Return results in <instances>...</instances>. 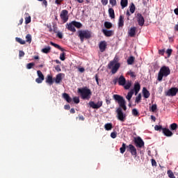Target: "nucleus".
<instances>
[{"label":"nucleus","mask_w":178,"mask_h":178,"mask_svg":"<svg viewBox=\"0 0 178 178\" xmlns=\"http://www.w3.org/2000/svg\"><path fill=\"white\" fill-rule=\"evenodd\" d=\"M111 138H116V137H118V132L116 131L111 132Z\"/></svg>","instance_id":"obj_50"},{"label":"nucleus","mask_w":178,"mask_h":178,"mask_svg":"<svg viewBox=\"0 0 178 178\" xmlns=\"http://www.w3.org/2000/svg\"><path fill=\"white\" fill-rule=\"evenodd\" d=\"M170 74V68L167 66H163L161 67L159 73L157 80L159 81H162L163 77H168Z\"/></svg>","instance_id":"obj_3"},{"label":"nucleus","mask_w":178,"mask_h":178,"mask_svg":"<svg viewBox=\"0 0 178 178\" xmlns=\"http://www.w3.org/2000/svg\"><path fill=\"white\" fill-rule=\"evenodd\" d=\"M24 55H25L24 51L19 50V58H23V56H24Z\"/></svg>","instance_id":"obj_53"},{"label":"nucleus","mask_w":178,"mask_h":178,"mask_svg":"<svg viewBox=\"0 0 178 178\" xmlns=\"http://www.w3.org/2000/svg\"><path fill=\"white\" fill-rule=\"evenodd\" d=\"M154 130H156V131H163V128L162 125H155Z\"/></svg>","instance_id":"obj_39"},{"label":"nucleus","mask_w":178,"mask_h":178,"mask_svg":"<svg viewBox=\"0 0 178 178\" xmlns=\"http://www.w3.org/2000/svg\"><path fill=\"white\" fill-rule=\"evenodd\" d=\"M46 83H47V84H49V86H52V84H54V78L52 77V75L48 74L47 76Z\"/></svg>","instance_id":"obj_20"},{"label":"nucleus","mask_w":178,"mask_h":178,"mask_svg":"<svg viewBox=\"0 0 178 178\" xmlns=\"http://www.w3.org/2000/svg\"><path fill=\"white\" fill-rule=\"evenodd\" d=\"M72 23L74 24V26L76 27V29H81L83 26V24L81 23L76 22V21H72Z\"/></svg>","instance_id":"obj_29"},{"label":"nucleus","mask_w":178,"mask_h":178,"mask_svg":"<svg viewBox=\"0 0 178 178\" xmlns=\"http://www.w3.org/2000/svg\"><path fill=\"white\" fill-rule=\"evenodd\" d=\"M55 70H56V72H62V69H60V65H56Z\"/></svg>","instance_id":"obj_56"},{"label":"nucleus","mask_w":178,"mask_h":178,"mask_svg":"<svg viewBox=\"0 0 178 178\" xmlns=\"http://www.w3.org/2000/svg\"><path fill=\"white\" fill-rule=\"evenodd\" d=\"M57 37H58V38L62 39V38H63V35L62 34V33L58 32V33H57Z\"/></svg>","instance_id":"obj_58"},{"label":"nucleus","mask_w":178,"mask_h":178,"mask_svg":"<svg viewBox=\"0 0 178 178\" xmlns=\"http://www.w3.org/2000/svg\"><path fill=\"white\" fill-rule=\"evenodd\" d=\"M42 5H44L45 7L48 6V1L47 0L42 1Z\"/></svg>","instance_id":"obj_59"},{"label":"nucleus","mask_w":178,"mask_h":178,"mask_svg":"<svg viewBox=\"0 0 178 178\" xmlns=\"http://www.w3.org/2000/svg\"><path fill=\"white\" fill-rule=\"evenodd\" d=\"M65 56H66V53H65V52L61 53L60 54V60H63V61L65 60V59H66Z\"/></svg>","instance_id":"obj_45"},{"label":"nucleus","mask_w":178,"mask_h":178,"mask_svg":"<svg viewBox=\"0 0 178 178\" xmlns=\"http://www.w3.org/2000/svg\"><path fill=\"white\" fill-rule=\"evenodd\" d=\"M66 29L69 30V31H72V33H76V28L74 27V24L73 22L66 24Z\"/></svg>","instance_id":"obj_17"},{"label":"nucleus","mask_w":178,"mask_h":178,"mask_svg":"<svg viewBox=\"0 0 178 178\" xmlns=\"http://www.w3.org/2000/svg\"><path fill=\"white\" fill-rule=\"evenodd\" d=\"M130 87H131V81H128V82L124 85V90H129Z\"/></svg>","instance_id":"obj_37"},{"label":"nucleus","mask_w":178,"mask_h":178,"mask_svg":"<svg viewBox=\"0 0 178 178\" xmlns=\"http://www.w3.org/2000/svg\"><path fill=\"white\" fill-rule=\"evenodd\" d=\"M65 76V74L60 73L56 76V78L54 79L56 84H59L60 81H62V79Z\"/></svg>","instance_id":"obj_14"},{"label":"nucleus","mask_w":178,"mask_h":178,"mask_svg":"<svg viewBox=\"0 0 178 178\" xmlns=\"http://www.w3.org/2000/svg\"><path fill=\"white\" fill-rule=\"evenodd\" d=\"M136 19L138 24L140 26H144V23H145V20L144 19V17H143V15L141 13H138L136 15Z\"/></svg>","instance_id":"obj_13"},{"label":"nucleus","mask_w":178,"mask_h":178,"mask_svg":"<svg viewBox=\"0 0 178 178\" xmlns=\"http://www.w3.org/2000/svg\"><path fill=\"white\" fill-rule=\"evenodd\" d=\"M64 109H65V111H69V109H70V105H69V104L65 105L64 106Z\"/></svg>","instance_id":"obj_60"},{"label":"nucleus","mask_w":178,"mask_h":178,"mask_svg":"<svg viewBox=\"0 0 178 178\" xmlns=\"http://www.w3.org/2000/svg\"><path fill=\"white\" fill-rule=\"evenodd\" d=\"M102 3L104 6H106L108 5V0H102Z\"/></svg>","instance_id":"obj_57"},{"label":"nucleus","mask_w":178,"mask_h":178,"mask_svg":"<svg viewBox=\"0 0 178 178\" xmlns=\"http://www.w3.org/2000/svg\"><path fill=\"white\" fill-rule=\"evenodd\" d=\"M26 17H25V24H29V23L31 22V17L29 15V13H26Z\"/></svg>","instance_id":"obj_36"},{"label":"nucleus","mask_w":178,"mask_h":178,"mask_svg":"<svg viewBox=\"0 0 178 178\" xmlns=\"http://www.w3.org/2000/svg\"><path fill=\"white\" fill-rule=\"evenodd\" d=\"M152 166H156V161L154 159H152Z\"/></svg>","instance_id":"obj_62"},{"label":"nucleus","mask_w":178,"mask_h":178,"mask_svg":"<svg viewBox=\"0 0 178 178\" xmlns=\"http://www.w3.org/2000/svg\"><path fill=\"white\" fill-rule=\"evenodd\" d=\"M141 101V94H139L136 97V101L135 102H136V104L140 103V102Z\"/></svg>","instance_id":"obj_47"},{"label":"nucleus","mask_w":178,"mask_h":178,"mask_svg":"<svg viewBox=\"0 0 178 178\" xmlns=\"http://www.w3.org/2000/svg\"><path fill=\"white\" fill-rule=\"evenodd\" d=\"M102 33L106 37H112L113 35V31H108V29H102Z\"/></svg>","instance_id":"obj_21"},{"label":"nucleus","mask_w":178,"mask_h":178,"mask_svg":"<svg viewBox=\"0 0 178 178\" xmlns=\"http://www.w3.org/2000/svg\"><path fill=\"white\" fill-rule=\"evenodd\" d=\"M136 30H137L136 26L131 27L128 31V35L129 37H134L136 35Z\"/></svg>","instance_id":"obj_18"},{"label":"nucleus","mask_w":178,"mask_h":178,"mask_svg":"<svg viewBox=\"0 0 178 178\" xmlns=\"http://www.w3.org/2000/svg\"><path fill=\"white\" fill-rule=\"evenodd\" d=\"M37 74L38 76L39 79H43L44 80V74H42V72L40 70L37 71Z\"/></svg>","instance_id":"obj_43"},{"label":"nucleus","mask_w":178,"mask_h":178,"mask_svg":"<svg viewBox=\"0 0 178 178\" xmlns=\"http://www.w3.org/2000/svg\"><path fill=\"white\" fill-rule=\"evenodd\" d=\"M134 95V90H131L128 93L127 95L126 96L127 99L128 100L129 102L131 100V98L133 95Z\"/></svg>","instance_id":"obj_25"},{"label":"nucleus","mask_w":178,"mask_h":178,"mask_svg":"<svg viewBox=\"0 0 178 178\" xmlns=\"http://www.w3.org/2000/svg\"><path fill=\"white\" fill-rule=\"evenodd\" d=\"M134 143L136 148H143L145 145L144 140L140 136L134 138Z\"/></svg>","instance_id":"obj_8"},{"label":"nucleus","mask_w":178,"mask_h":178,"mask_svg":"<svg viewBox=\"0 0 178 178\" xmlns=\"http://www.w3.org/2000/svg\"><path fill=\"white\" fill-rule=\"evenodd\" d=\"M159 55H162V56L165 55V49L159 50Z\"/></svg>","instance_id":"obj_55"},{"label":"nucleus","mask_w":178,"mask_h":178,"mask_svg":"<svg viewBox=\"0 0 178 178\" xmlns=\"http://www.w3.org/2000/svg\"><path fill=\"white\" fill-rule=\"evenodd\" d=\"M113 99H115V102H118L119 107L123 111H127V106H126V100L124 98L119 95H113Z\"/></svg>","instance_id":"obj_4"},{"label":"nucleus","mask_w":178,"mask_h":178,"mask_svg":"<svg viewBox=\"0 0 178 178\" xmlns=\"http://www.w3.org/2000/svg\"><path fill=\"white\" fill-rule=\"evenodd\" d=\"M172 52H173V50L172 49H168L166 50V54L168 55V58H170V55H172Z\"/></svg>","instance_id":"obj_48"},{"label":"nucleus","mask_w":178,"mask_h":178,"mask_svg":"<svg viewBox=\"0 0 178 178\" xmlns=\"http://www.w3.org/2000/svg\"><path fill=\"white\" fill-rule=\"evenodd\" d=\"M127 65H133L134 63V56H130L127 59Z\"/></svg>","instance_id":"obj_34"},{"label":"nucleus","mask_w":178,"mask_h":178,"mask_svg":"<svg viewBox=\"0 0 178 178\" xmlns=\"http://www.w3.org/2000/svg\"><path fill=\"white\" fill-rule=\"evenodd\" d=\"M178 125L176 123H172L170 125V129L172 131L177 130Z\"/></svg>","instance_id":"obj_30"},{"label":"nucleus","mask_w":178,"mask_h":178,"mask_svg":"<svg viewBox=\"0 0 178 178\" xmlns=\"http://www.w3.org/2000/svg\"><path fill=\"white\" fill-rule=\"evenodd\" d=\"M129 4V0H121L120 5L122 6V9H124L126 6Z\"/></svg>","instance_id":"obj_27"},{"label":"nucleus","mask_w":178,"mask_h":178,"mask_svg":"<svg viewBox=\"0 0 178 178\" xmlns=\"http://www.w3.org/2000/svg\"><path fill=\"white\" fill-rule=\"evenodd\" d=\"M78 37L81 42H84V39L90 40L91 38V31L88 30H80L78 31Z\"/></svg>","instance_id":"obj_5"},{"label":"nucleus","mask_w":178,"mask_h":178,"mask_svg":"<svg viewBox=\"0 0 178 178\" xmlns=\"http://www.w3.org/2000/svg\"><path fill=\"white\" fill-rule=\"evenodd\" d=\"M118 83L119 86H124L126 84V78L123 75H121L118 79Z\"/></svg>","instance_id":"obj_22"},{"label":"nucleus","mask_w":178,"mask_h":178,"mask_svg":"<svg viewBox=\"0 0 178 178\" xmlns=\"http://www.w3.org/2000/svg\"><path fill=\"white\" fill-rule=\"evenodd\" d=\"M112 128H113L112 123H107L104 125V129L107 131H109V130H112Z\"/></svg>","instance_id":"obj_32"},{"label":"nucleus","mask_w":178,"mask_h":178,"mask_svg":"<svg viewBox=\"0 0 178 178\" xmlns=\"http://www.w3.org/2000/svg\"><path fill=\"white\" fill-rule=\"evenodd\" d=\"M104 26L106 29H112V23L109 22H104Z\"/></svg>","instance_id":"obj_41"},{"label":"nucleus","mask_w":178,"mask_h":178,"mask_svg":"<svg viewBox=\"0 0 178 178\" xmlns=\"http://www.w3.org/2000/svg\"><path fill=\"white\" fill-rule=\"evenodd\" d=\"M26 42H29V44L31 43V35L27 34L26 36Z\"/></svg>","instance_id":"obj_42"},{"label":"nucleus","mask_w":178,"mask_h":178,"mask_svg":"<svg viewBox=\"0 0 178 178\" xmlns=\"http://www.w3.org/2000/svg\"><path fill=\"white\" fill-rule=\"evenodd\" d=\"M73 101H74V104H79L80 98H79V97H73Z\"/></svg>","instance_id":"obj_49"},{"label":"nucleus","mask_w":178,"mask_h":178,"mask_svg":"<svg viewBox=\"0 0 178 178\" xmlns=\"http://www.w3.org/2000/svg\"><path fill=\"white\" fill-rule=\"evenodd\" d=\"M167 175H168V177H170V178H176V177L175 176V174L173 173V171H172V170H168L167 171Z\"/></svg>","instance_id":"obj_35"},{"label":"nucleus","mask_w":178,"mask_h":178,"mask_svg":"<svg viewBox=\"0 0 178 178\" xmlns=\"http://www.w3.org/2000/svg\"><path fill=\"white\" fill-rule=\"evenodd\" d=\"M60 17L64 23L69 20V11L67 10H63L60 14Z\"/></svg>","instance_id":"obj_9"},{"label":"nucleus","mask_w":178,"mask_h":178,"mask_svg":"<svg viewBox=\"0 0 178 178\" xmlns=\"http://www.w3.org/2000/svg\"><path fill=\"white\" fill-rule=\"evenodd\" d=\"M174 13H175V15H178V8H175L174 10Z\"/></svg>","instance_id":"obj_64"},{"label":"nucleus","mask_w":178,"mask_h":178,"mask_svg":"<svg viewBox=\"0 0 178 178\" xmlns=\"http://www.w3.org/2000/svg\"><path fill=\"white\" fill-rule=\"evenodd\" d=\"M63 98L64 99H65V101H67V102H68V104H70V102H72V97H70V96L67 93H63Z\"/></svg>","instance_id":"obj_23"},{"label":"nucleus","mask_w":178,"mask_h":178,"mask_svg":"<svg viewBox=\"0 0 178 178\" xmlns=\"http://www.w3.org/2000/svg\"><path fill=\"white\" fill-rule=\"evenodd\" d=\"M124 17L122 15H120L118 20V26L123 27L124 26Z\"/></svg>","instance_id":"obj_26"},{"label":"nucleus","mask_w":178,"mask_h":178,"mask_svg":"<svg viewBox=\"0 0 178 178\" xmlns=\"http://www.w3.org/2000/svg\"><path fill=\"white\" fill-rule=\"evenodd\" d=\"M129 10L131 13H134V12H136V6H134V3H131V6H129Z\"/></svg>","instance_id":"obj_38"},{"label":"nucleus","mask_w":178,"mask_h":178,"mask_svg":"<svg viewBox=\"0 0 178 178\" xmlns=\"http://www.w3.org/2000/svg\"><path fill=\"white\" fill-rule=\"evenodd\" d=\"M78 93L80 94L82 99L88 100L90 99V98H91V95H92L91 90H90L87 87L78 88Z\"/></svg>","instance_id":"obj_2"},{"label":"nucleus","mask_w":178,"mask_h":178,"mask_svg":"<svg viewBox=\"0 0 178 178\" xmlns=\"http://www.w3.org/2000/svg\"><path fill=\"white\" fill-rule=\"evenodd\" d=\"M126 148H128L127 151L131 153L132 156H134L135 158L137 157V149L134 145L130 144L128 146H126V143H122V147L120 148V153L124 154V152H126Z\"/></svg>","instance_id":"obj_1"},{"label":"nucleus","mask_w":178,"mask_h":178,"mask_svg":"<svg viewBox=\"0 0 178 178\" xmlns=\"http://www.w3.org/2000/svg\"><path fill=\"white\" fill-rule=\"evenodd\" d=\"M108 15L111 19H115V10L113 8H108Z\"/></svg>","instance_id":"obj_28"},{"label":"nucleus","mask_w":178,"mask_h":178,"mask_svg":"<svg viewBox=\"0 0 178 178\" xmlns=\"http://www.w3.org/2000/svg\"><path fill=\"white\" fill-rule=\"evenodd\" d=\"M131 90H134V92H135V95H137L138 92H140V90H141V86L138 82H136L134 83V89Z\"/></svg>","instance_id":"obj_15"},{"label":"nucleus","mask_w":178,"mask_h":178,"mask_svg":"<svg viewBox=\"0 0 178 178\" xmlns=\"http://www.w3.org/2000/svg\"><path fill=\"white\" fill-rule=\"evenodd\" d=\"M156 109H158V106H156V104H153L151 107L152 112H155Z\"/></svg>","instance_id":"obj_51"},{"label":"nucleus","mask_w":178,"mask_h":178,"mask_svg":"<svg viewBox=\"0 0 178 178\" xmlns=\"http://www.w3.org/2000/svg\"><path fill=\"white\" fill-rule=\"evenodd\" d=\"M102 101H98L97 104H95V102H94L93 101H90L88 103L90 108H92L93 109H99V108L102 106Z\"/></svg>","instance_id":"obj_10"},{"label":"nucleus","mask_w":178,"mask_h":178,"mask_svg":"<svg viewBox=\"0 0 178 178\" xmlns=\"http://www.w3.org/2000/svg\"><path fill=\"white\" fill-rule=\"evenodd\" d=\"M178 92V88H171L170 90H168L165 95L168 97H175L176 96V94Z\"/></svg>","instance_id":"obj_11"},{"label":"nucleus","mask_w":178,"mask_h":178,"mask_svg":"<svg viewBox=\"0 0 178 178\" xmlns=\"http://www.w3.org/2000/svg\"><path fill=\"white\" fill-rule=\"evenodd\" d=\"M85 119H86V118H85L84 116H83V115H79V120L84 121Z\"/></svg>","instance_id":"obj_63"},{"label":"nucleus","mask_w":178,"mask_h":178,"mask_svg":"<svg viewBox=\"0 0 178 178\" xmlns=\"http://www.w3.org/2000/svg\"><path fill=\"white\" fill-rule=\"evenodd\" d=\"M143 94L144 98H149V96L151 95V94L149 93V91L147 90V88H143Z\"/></svg>","instance_id":"obj_24"},{"label":"nucleus","mask_w":178,"mask_h":178,"mask_svg":"<svg viewBox=\"0 0 178 178\" xmlns=\"http://www.w3.org/2000/svg\"><path fill=\"white\" fill-rule=\"evenodd\" d=\"M50 45H52V47H54V48H56L57 49H59V51H61V52H65L66 49H63L60 45L54 43V42H50Z\"/></svg>","instance_id":"obj_19"},{"label":"nucleus","mask_w":178,"mask_h":178,"mask_svg":"<svg viewBox=\"0 0 178 178\" xmlns=\"http://www.w3.org/2000/svg\"><path fill=\"white\" fill-rule=\"evenodd\" d=\"M34 65H35L34 63H29L26 65V69H33V66H34Z\"/></svg>","instance_id":"obj_46"},{"label":"nucleus","mask_w":178,"mask_h":178,"mask_svg":"<svg viewBox=\"0 0 178 178\" xmlns=\"http://www.w3.org/2000/svg\"><path fill=\"white\" fill-rule=\"evenodd\" d=\"M117 119L120 122H124L126 120V114L123 113V110L121 108L116 109Z\"/></svg>","instance_id":"obj_7"},{"label":"nucleus","mask_w":178,"mask_h":178,"mask_svg":"<svg viewBox=\"0 0 178 178\" xmlns=\"http://www.w3.org/2000/svg\"><path fill=\"white\" fill-rule=\"evenodd\" d=\"M106 47H108V44L106 43V41L105 40L101 41L99 44V49L100 52H105V51H106Z\"/></svg>","instance_id":"obj_12"},{"label":"nucleus","mask_w":178,"mask_h":178,"mask_svg":"<svg viewBox=\"0 0 178 178\" xmlns=\"http://www.w3.org/2000/svg\"><path fill=\"white\" fill-rule=\"evenodd\" d=\"M132 115L134 116H140V113H138V111L137 110V108H133Z\"/></svg>","instance_id":"obj_40"},{"label":"nucleus","mask_w":178,"mask_h":178,"mask_svg":"<svg viewBox=\"0 0 178 178\" xmlns=\"http://www.w3.org/2000/svg\"><path fill=\"white\" fill-rule=\"evenodd\" d=\"M109 3L113 8V6H116V5H118V2L116 1V0H109Z\"/></svg>","instance_id":"obj_44"},{"label":"nucleus","mask_w":178,"mask_h":178,"mask_svg":"<svg viewBox=\"0 0 178 178\" xmlns=\"http://www.w3.org/2000/svg\"><path fill=\"white\" fill-rule=\"evenodd\" d=\"M36 83H38V84H41V83H42V81H44V79H41L40 78H37L35 79Z\"/></svg>","instance_id":"obj_52"},{"label":"nucleus","mask_w":178,"mask_h":178,"mask_svg":"<svg viewBox=\"0 0 178 178\" xmlns=\"http://www.w3.org/2000/svg\"><path fill=\"white\" fill-rule=\"evenodd\" d=\"M111 101H112V99H109V97H106V104L107 105H110Z\"/></svg>","instance_id":"obj_54"},{"label":"nucleus","mask_w":178,"mask_h":178,"mask_svg":"<svg viewBox=\"0 0 178 178\" xmlns=\"http://www.w3.org/2000/svg\"><path fill=\"white\" fill-rule=\"evenodd\" d=\"M120 67V63H116V61H115V60L113 61H111L108 65V68L111 69L112 74H116L119 70Z\"/></svg>","instance_id":"obj_6"},{"label":"nucleus","mask_w":178,"mask_h":178,"mask_svg":"<svg viewBox=\"0 0 178 178\" xmlns=\"http://www.w3.org/2000/svg\"><path fill=\"white\" fill-rule=\"evenodd\" d=\"M42 52L43 54H49L51 52V47L48 46L47 47H44L42 49Z\"/></svg>","instance_id":"obj_31"},{"label":"nucleus","mask_w":178,"mask_h":178,"mask_svg":"<svg viewBox=\"0 0 178 178\" xmlns=\"http://www.w3.org/2000/svg\"><path fill=\"white\" fill-rule=\"evenodd\" d=\"M15 41L19 42V44H21V45H24V44H26V41L20 38H15Z\"/></svg>","instance_id":"obj_33"},{"label":"nucleus","mask_w":178,"mask_h":178,"mask_svg":"<svg viewBox=\"0 0 178 178\" xmlns=\"http://www.w3.org/2000/svg\"><path fill=\"white\" fill-rule=\"evenodd\" d=\"M129 76H131V77H136V73L133 72H130Z\"/></svg>","instance_id":"obj_61"},{"label":"nucleus","mask_w":178,"mask_h":178,"mask_svg":"<svg viewBox=\"0 0 178 178\" xmlns=\"http://www.w3.org/2000/svg\"><path fill=\"white\" fill-rule=\"evenodd\" d=\"M162 133L165 137H172L173 136V132L168 128H163Z\"/></svg>","instance_id":"obj_16"}]
</instances>
